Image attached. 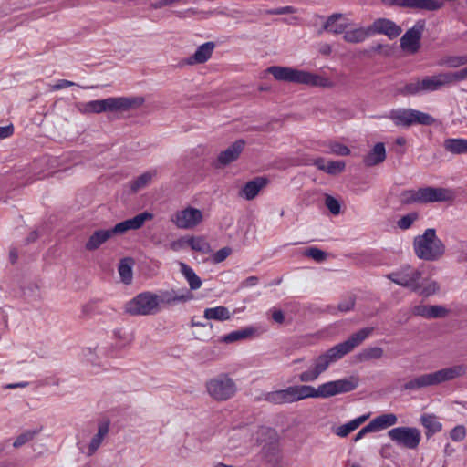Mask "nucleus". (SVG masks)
I'll return each instance as SVG.
<instances>
[{
  "label": "nucleus",
  "mask_w": 467,
  "mask_h": 467,
  "mask_svg": "<svg viewBox=\"0 0 467 467\" xmlns=\"http://www.w3.org/2000/svg\"><path fill=\"white\" fill-rule=\"evenodd\" d=\"M373 331V327H364L352 334L347 340L330 348L325 353L317 357L311 367L299 374L301 382H313L325 372L328 367L350 353L355 348L367 339Z\"/></svg>",
  "instance_id": "f257e3e1"
},
{
  "label": "nucleus",
  "mask_w": 467,
  "mask_h": 467,
  "mask_svg": "<svg viewBox=\"0 0 467 467\" xmlns=\"http://www.w3.org/2000/svg\"><path fill=\"white\" fill-rule=\"evenodd\" d=\"M153 217L154 216L151 213L143 212L132 218L115 224L112 228L96 229L86 241L84 245L85 249L88 252L96 251L113 236L122 235L129 231L140 229L147 221L152 220Z\"/></svg>",
  "instance_id": "f03ea898"
},
{
  "label": "nucleus",
  "mask_w": 467,
  "mask_h": 467,
  "mask_svg": "<svg viewBox=\"0 0 467 467\" xmlns=\"http://www.w3.org/2000/svg\"><path fill=\"white\" fill-rule=\"evenodd\" d=\"M387 277L393 283L410 288L419 296L429 297L437 294L440 286L435 280L422 278V272L410 265H403L400 269L389 274Z\"/></svg>",
  "instance_id": "7ed1b4c3"
},
{
  "label": "nucleus",
  "mask_w": 467,
  "mask_h": 467,
  "mask_svg": "<svg viewBox=\"0 0 467 467\" xmlns=\"http://www.w3.org/2000/svg\"><path fill=\"white\" fill-rule=\"evenodd\" d=\"M267 70L276 80L279 81L327 88H330L335 86V83L330 78L323 75L294 67L273 66L268 67Z\"/></svg>",
  "instance_id": "20e7f679"
},
{
  "label": "nucleus",
  "mask_w": 467,
  "mask_h": 467,
  "mask_svg": "<svg viewBox=\"0 0 467 467\" xmlns=\"http://www.w3.org/2000/svg\"><path fill=\"white\" fill-rule=\"evenodd\" d=\"M465 375H467V364H456L434 372L419 375L408 380L403 385V389L405 390L415 391L423 388L451 381Z\"/></svg>",
  "instance_id": "39448f33"
},
{
  "label": "nucleus",
  "mask_w": 467,
  "mask_h": 467,
  "mask_svg": "<svg viewBox=\"0 0 467 467\" xmlns=\"http://www.w3.org/2000/svg\"><path fill=\"white\" fill-rule=\"evenodd\" d=\"M454 198L455 192L451 189L431 186L406 190L400 194V202L406 205L447 202Z\"/></svg>",
  "instance_id": "423d86ee"
},
{
  "label": "nucleus",
  "mask_w": 467,
  "mask_h": 467,
  "mask_svg": "<svg viewBox=\"0 0 467 467\" xmlns=\"http://www.w3.org/2000/svg\"><path fill=\"white\" fill-rule=\"evenodd\" d=\"M413 251L418 258L424 261H437L445 254V244L437 236L433 228H428L413 239Z\"/></svg>",
  "instance_id": "0eeeda50"
},
{
  "label": "nucleus",
  "mask_w": 467,
  "mask_h": 467,
  "mask_svg": "<svg viewBox=\"0 0 467 467\" xmlns=\"http://www.w3.org/2000/svg\"><path fill=\"white\" fill-rule=\"evenodd\" d=\"M143 103L144 99L142 97H110L87 102L82 105L80 111L97 114L107 111H125L138 108Z\"/></svg>",
  "instance_id": "6e6552de"
},
{
  "label": "nucleus",
  "mask_w": 467,
  "mask_h": 467,
  "mask_svg": "<svg viewBox=\"0 0 467 467\" xmlns=\"http://www.w3.org/2000/svg\"><path fill=\"white\" fill-rule=\"evenodd\" d=\"M112 339L114 342L97 346L94 348L95 358H89L91 362L101 358H117L120 357L121 351L128 348L132 342V336L123 328L113 330Z\"/></svg>",
  "instance_id": "1a4fd4ad"
},
{
  "label": "nucleus",
  "mask_w": 467,
  "mask_h": 467,
  "mask_svg": "<svg viewBox=\"0 0 467 467\" xmlns=\"http://www.w3.org/2000/svg\"><path fill=\"white\" fill-rule=\"evenodd\" d=\"M124 311L135 317L154 316L160 313L158 295L151 291L141 292L125 303Z\"/></svg>",
  "instance_id": "9d476101"
},
{
  "label": "nucleus",
  "mask_w": 467,
  "mask_h": 467,
  "mask_svg": "<svg viewBox=\"0 0 467 467\" xmlns=\"http://www.w3.org/2000/svg\"><path fill=\"white\" fill-rule=\"evenodd\" d=\"M359 379L357 376L327 381L320 384L317 388L307 385L308 397L310 398H329L337 394L349 392L358 386Z\"/></svg>",
  "instance_id": "9b49d317"
},
{
  "label": "nucleus",
  "mask_w": 467,
  "mask_h": 467,
  "mask_svg": "<svg viewBox=\"0 0 467 467\" xmlns=\"http://www.w3.org/2000/svg\"><path fill=\"white\" fill-rule=\"evenodd\" d=\"M207 394L215 401H225L237 392V385L229 375L223 373L209 379L205 382Z\"/></svg>",
  "instance_id": "f8f14e48"
},
{
  "label": "nucleus",
  "mask_w": 467,
  "mask_h": 467,
  "mask_svg": "<svg viewBox=\"0 0 467 467\" xmlns=\"http://www.w3.org/2000/svg\"><path fill=\"white\" fill-rule=\"evenodd\" d=\"M388 118L398 127L409 128L413 125L431 126L435 119L428 113L413 109L399 108L389 111Z\"/></svg>",
  "instance_id": "ddd939ff"
},
{
  "label": "nucleus",
  "mask_w": 467,
  "mask_h": 467,
  "mask_svg": "<svg viewBox=\"0 0 467 467\" xmlns=\"http://www.w3.org/2000/svg\"><path fill=\"white\" fill-rule=\"evenodd\" d=\"M309 399L307 385H292L283 389L264 394L263 400L275 405H283Z\"/></svg>",
  "instance_id": "4468645a"
},
{
  "label": "nucleus",
  "mask_w": 467,
  "mask_h": 467,
  "mask_svg": "<svg viewBox=\"0 0 467 467\" xmlns=\"http://www.w3.org/2000/svg\"><path fill=\"white\" fill-rule=\"evenodd\" d=\"M448 86L444 72L422 79H415L406 84L400 93L403 95H417L421 92H432Z\"/></svg>",
  "instance_id": "2eb2a0df"
},
{
  "label": "nucleus",
  "mask_w": 467,
  "mask_h": 467,
  "mask_svg": "<svg viewBox=\"0 0 467 467\" xmlns=\"http://www.w3.org/2000/svg\"><path fill=\"white\" fill-rule=\"evenodd\" d=\"M204 219L205 214L202 210L189 205L176 211L171 221L179 229L192 230L202 224Z\"/></svg>",
  "instance_id": "dca6fc26"
},
{
  "label": "nucleus",
  "mask_w": 467,
  "mask_h": 467,
  "mask_svg": "<svg viewBox=\"0 0 467 467\" xmlns=\"http://www.w3.org/2000/svg\"><path fill=\"white\" fill-rule=\"evenodd\" d=\"M389 438L398 446L416 449L421 440L420 431L415 427H396L388 431Z\"/></svg>",
  "instance_id": "f3484780"
},
{
  "label": "nucleus",
  "mask_w": 467,
  "mask_h": 467,
  "mask_svg": "<svg viewBox=\"0 0 467 467\" xmlns=\"http://www.w3.org/2000/svg\"><path fill=\"white\" fill-rule=\"evenodd\" d=\"M424 28L425 21L418 20L411 28L406 31L400 38V47L405 52L415 54L419 51Z\"/></svg>",
  "instance_id": "a211bd4d"
},
{
  "label": "nucleus",
  "mask_w": 467,
  "mask_h": 467,
  "mask_svg": "<svg viewBox=\"0 0 467 467\" xmlns=\"http://www.w3.org/2000/svg\"><path fill=\"white\" fill-rule=\"evenodd\" d=\"M158 295L159 311L163 306H170L179 303H185L193 299V295L187 290H160Z\"/></svg>",
  "instance_id": "6ab92c4d"
},
{
  "label": "nucleus",
  "mask_w": 467,
  "mask_h": 467,
  "mask_svg": "<svg viewBox=\"0 0 467 467\" xmlns=\"http://www.w3.org/2000/svg\"><path fill=\"white\" fill-rule=\"evenodd\" d=\"M244 146L245 141L244 140H235L224 150L221 151L218 154L217 159L214 162V167L217 169L224 168L227 165L235 161L241 155L242 151L244 150Z\"/></svg>",
  "instance_id": "aec40b11"
},
{
  "label": "nucleus",
  "mask_w": 467,
  "mask_h": 467,
  "mask_svg": "<svg viewBox=\"0 0 467 467\" xmlns=\"http://www.w3.org/2000/svg\"><path fill=\"white\" fill-rule=\"evenodd\" d=\"M370 31L371 36L385 35L389 39H394L401 34L402 28L390 19L378 18L370 25Z\"/></svg>",
  "instance_id": "412c9836"
},
{
  "label": "nucleus",
  "mask_w": 467,
  "mask_h": 467,
  "mask_svg": "<svg viewBox=\"0 0 467 467\" xmlns=\"http://www.w3.org/2000/svg\"><path fill=\"white\" fill-rule=\"evenodd\" d=\"M385 2L391 5L413 10L436 11L442 6L439 0H385Z\"/></svg>",
  "instance_id": "4be33fe9"
},
{
  "label": "nucleus",
  "mask_w": 467,
  "mask_h": 467,
  "mask_svg": "<svg viewBox=\"0 0 467 467\" xmlns=\"http://www.w3.org/2000/svg\"><path fill=\"white\" fill-rule=\"evenodd\" d=\"M352 26V20L341 13H334L329 16L323 25L322 31L329 32L333 35L345 34L346 30Z\"/></svg>",
  "instance_id": "5701e85b"
},
{
  "label": "nucleus",
  "mask_w": 467,
  "mask_h": 467,
  "mask_svg": "<svg viewBox=\"0 0 467 467\" xmlns=\"http://www.w3.org/2000/svg\"><path fill=\"white\" fill-rule=\"evenodd\" d=\"M268 180L265 177H255L247 182L239 191L238 196L245 201L254 200L260 192L267 185Z\"/></svg>",
  "instance_id": "b1692460"
},
{
  "label": "nucleus",
  "mask_w": 467,
  "mask_h": 467,
  "mask_svg": "<svg viewBox=\"0 0 467 467\" xmlns=\"http://www.w3.org/2000/svg\"><path fill=\"white\" fill-rule=\"evenodd\" d=\"M411 312L426 319L442 318L449 314L446 307L439 305H418L412 307Z\"/></svg>",
  "instance_id": "393cba45"
},
{
  "label": "nucleus",
  "mask_w": 467,
  "mask_h": 467,
  "mask_svg": "<svg viewBox=\"0 0 467 467\" xmlns=\"http://www.w3.org/2000/svg\"><path fill=\"white\" fill-rule=\"evenodd\" d=\"M370 36V26H362L356 25L352 21V26L346 30L345 34L343 35V39L345 42L349 44H359L366 41Z\"/></svg>",
  "instance_id": "a878e982"
},
{
  "label": "nucleus",
  "mask_w": 467,
  "mask_h": 467,
  "mask_svg": "<svg viewBox=\"0 0 467 467\" xmlns=\"http://www.w3.org/2000/svg\"><path fill=\"white\" fill-rule=\"evenodd\" d=\"M109 432V422L102 421L98 425V431L94 434L88 445L87 451H84L87 456H92L101 446L104 440Z\"/></svg>",
  "instance_id": "bb28decb"
},
{
  "label": "nucleus",
  "mask_w": 467,
  "mask_h": 467,
  "mask_svg": "<svg viewBox=\"0 0 467 467\" xmlns=\"http://www.w3.org/2000/svg\"><path fill=\"white\" fill-rule=\"evenodd\" d=\"M311 164L319 171L333 176L342 173L346 168V162L343 161H327L321 157L313 160Z\"/></svg>",
  "instance_id": "cd10ccee"
},
{
  "label": "nucleus",
  "mask_w": 467,
  "mask_h": 467,
  "mask_svg": "<svg viewBox=\"0 0 467 467\" xmlns=\"http://www.w3.org/2000/svg\"><path fill=\"white\" fill-rule=\"evenodd\" d=\"M215 48L213 42H206L199 46L194 54L185 59L187 65L202 64L210 59Z\"/></svg>",
  "instance_id": "c85d7f7f"
},
{
  "label": "nucleus",
  "mask_w": 467,
  "mask_h": 467,
  "mask_svg": "<svg viewBox=\"0 0 467 467\" xmlns=\"http://www.w3.org/2000/svg\"><path fill=\"white\" fill-rule=\"evenodd\" d=\"M369 417V413L361 415L345 424L333 427L332 431L339 438H347L351 432L358 429L365 421H367Z\"/></svg>",
  "instance_id": "c756f323"
},
{
  "label": "nucleus",
  "mask_w": 467,
  "mask_h": 467,
  "mask_svg": "<svg viewBox=\"0 0 467 467\" xmlns=\"http://www.w3.org/2000/svg\"><path fill=\"white\" fill-rule=\"evenodd\" d=\"M256 334H258V329L254 327L248 326L223 336L221 342L231 344L234 342L244 341L254 337Z\"/></svg>",
  "instance_id": "7c9ffc66"
},
{
  "label": "nucleus",
  "mask_w": 467,
  "mask_h": 467,
  "mask_svg": "<svg viewBox=\"0 0 467 467\" xmlns=\"http://www.w3.org/2000/svg\"><path fill=\"white\" fill-rule=\"evenodd\" d=\"M386 148L383 142H378L374 147L363 157V163L367 167H373L386 159Z\"/></svg>",
  "instance_id": "2f4dec72"
},
{
  "label": "nucleus",
  "mask_w": 467,
  "mask_h": 467,
  "mask_svg": "<svg viewBox=\"0 0 467 467\" xmlns=\"http://www.w3.org/2000/svg\"><path fill=\"white\" fill-rule=\"evenodd\" d=\"M276 432L275 430L269 427H259L254 433V440L257 443L269 442V449L273 451V453H276L278 451L277 445L275 442Z\"/></svg>",
  "instance_id": "473e14b6"
},
{
  "label": "nucleus",
  "mask_w": 467,
  "mask_h": 467,
  "mask_svg": "<svg viewBox=\"0 0 467 467\" xmlns=\"http://www.w3.org/2000/svg\"><path fill=\"white\" fill-rule=\"evenodd\" d=\"M180 272L186 279L191 290H198L202 285V279L196 275L194 270L183 262L179 263Z\"/></svg>",
  "instance_id": "72a5a7b5"
},
{
  "label": "nucleus",
  "mask_w": 467,
  "mask_h": 467,
  "mask_svg": "<svg viewBox=\"0 0 467 467\" xmlns=\"http://www.w3.org/2000/svg\"><path fill=\"white\" fill-rule=\"evenodd\" d=\"M250 431L247 428H240L234 430L229 436L227 447L234 450L245 444L248 441Z\"/></svg>",
  "instance_id": "f704fd0d"
},
{
  "label": "nucleus",
  "mask_w": 467,
  "mask_h": 467,
  "mask_svg": "<svg viewBox=\"0 0 467 467\" xmlns=\"http://www.w3.org/2000/svg\"><path fill=\"white\" fill-rule=\"evenodd\" d=\"M398 422V418L393 413L381 414L374 418L369 423L374 432L394 426Z\"/></svg>",
  "instance_id": "c9c22d12"
},
{
  "label": "nucleus",
  "mask_w": 467,
  "mask_h": 467,
  "mask_svg": "<svg viewBox=\"0 0 467 467\" xmlns=\"http://www.w3.org/2000/svg\"><path fill=\"white\" fill-rule=\"evenodd\" d=\"M445 150L452 154H467V139L450 138L444 140Z\"/></svg>",
  "instance_id": "e433bc0d"
},
{
  "label": "nucleus",
  "mask_w": 467,
  "mask_h": 467,
  "mask_svg": "<svg viewBox=\"0 0 467 467\" xmlns=\"http://www.w3.org/2000/svg\"><path fill=\"white\" fill-rule=\"evenodd\" d=\"M203 317L208 320L226 321L231 319L232 314L226 306H218L206 308Z\"/></svg>",
  "instance_id": "4c0bfd02"
},
{
  "label": "nucleus",
  "mask_w": 467,
  "mask_h": 467,
  "mask_svg": "<svg viewBox=\"0 0 467 467\" xmlns=\"http://www.w3.org/2000/svg\"><path fill=\"white\" fill-rule=\"evenodd\" d=\"M420 420L427 431V436H431L442 430V424L438 420V418L434 414H422Z\"/></svg>",
  "instance_id": "58836bf2"
},
{
  "label": "nucleus",
  "mask_w": 467,
  "mask_h": 467,
  "mask_svg": "<svg viewBox=\"0 0 467 467\" xmlns=\"http://www.w3.org/2000/svg\"><path fill=\"white\" fill-rule=\"evenodd\" d=\"M133 261L130 258H124L119 262L118 272L120 276L121 281L130 285L132 282L133 278Z\"/></svg>",
  "instance_id": "ea45409f"
},
{
  "label": "nucleus",
  "mask_w": 467,
  "mask_h": 467,
  "mask_svg": "<svg viewBox=\"0 0 467 467\" xmlns=\"http://www.w3.org/2000/svg\"><path fill=\"white\" fill-rule=\"evenodd\" d=\"M156 176V171H148L140 176H138L134 181L130 182V189L133 192H138L146 186H148L152 179Z\"/></svg>",
  "instance_id": "a19ab883"
},
{
  "label": "nucleus",
  "mask_w": 467,
  "mask_h": 467,
  "mask_svg": "<svg viewBox=\"0 0 467 467\" xmlns=\"http://www.w3.org/2000/svg\"><path fill=\"white\" fill-rule=\"evenodd\" d=\"M188 246L196 252L208 254L212 251L209 243L203 236H188Z\"/></svg>",
  "instance_id": "79ce46f5"
},
{
  "label": "nucleus",
  "mask_w": 467,
  "mask_h": 467,
  "mask_svg": "<svg viewBox=\"0 0 467 467\" xmlns=\"http://www.w3.org/2000/svg\"><path fill=\"white\" fill-rule=\"evenodd\" d=\"M323 146L327 149L325 150L326 153L337 156H348L350 154V150L348 146L336 140L325 141Z\"/></svg>",
  "instance_id": "37998d69"
},
{
  "label": "nucleus",
  "mask_w": 467,
  "mask_h": 467,
  "mask_svg": "<svg viewBox=\"0 0 467 467\" xmlns=\"http://www.w3.org/2000/svg\"><path fill=\"white\" fill-rule=\"evenodd\" d=\"M384 350L379 347H370L362 349L358 355V359L361 362L379 359L383 357Z\"/></svg>",
  "instance_id": "c03bdc74"
},
{
  "label": "nucleus",
  "mask_w": 467,
  "mask_h": 467,
  "mask_svg": "<svg viewBox=\"0 0 467 467\" xmlns=\"http://www.w3.org/2000/svg\"><path fill=\"white\" fill-rule=\"evenodd\" d=\"M420 214L417 212H410L402 215L396 223L399 229L405 231L412 227V225L419 221Z\"/></svg>",
  "instance_id": "a18cd8bd"
},
{
  "label": "nucleus",
  "mask_w": 467,
  "mask_h": 467,
  "mask_svg": "<svg viewBox=\"0 0 467 467\" xmlns=\"http://www.w3.org/2000/svg\"><path fill=\"white\" fill-rule=\"evenodd\" d=\"M467 64V56H448L444 57L438 62L439 66H445L448 67H459Z\"/></svg>",
  "instance_id": "49530a36"
},
{
  "label": "nucleus",
  "mask_w": 467,
  "mask_h": 467,
  "mask_svg": "<svg viewBox=\"0 0 467 467\" xmlns=\"http://www.w3.org/2000/svg\"><path fill=\"white\" fill-rule=\"evenodd\" d=\"M37 433L38 431L36 430H27L22 432L16 438V440L13 442V446L15 448H19L23 446L24 444L32 441Z\"/></svg>",
  "instance_id": "de8ad7c7"
},
{
  "label": "nucleus",
  "mask_w": 467,
  "mask_h": 467,
  "mask_svg": "<svg viewBox=\"0 0 467 467\" xmlns=\"http://www.w3.org/2000/svg\"><path fill=\"white\" fill-rule=\"evenodd\" d=\"M325 205L333 215H337L341 211V204L335 197L325 194Z\"/></svg>",
  "instance_id": "09e8293b"
},
{
  "label": "nucleus",
  "mask_w": 467,
  "mask_h": 467,
  "mask_svg": "<svg viewBox=\"0 0 467 467\" xmlns=\"http://www.w3.org/2000/svg\"><path fill=\"white\" fill-rule=\"evenodd\" d=\"M303 254L317 263H321L327 259V254L317 247H309L306 249Z\"/></svg>",
  "instance_id": "8fccbe9b"
},
{
  "label": "nucleus",
  "mask_w": 467,
  "mask_h": 467,
  "mask_svg": "<svg viewBox=\"0 0 467 467\" xmlns=\"http://www.w3.org/2000/svg\"><path fill=\"white\" fill-rule=\"evenodd\" d=\"M445 78L447 81V85H451V83L462 81L467 78V67H464L462 70L457 72H444Z\"/></svg>",
  "instance_id": "3c124183"
},
{
  "label": "nucleus",
  "mask_w": 467,
  "mask_h": 467,
  "mask_svg": "<svg viewBox=\"0 0 467 467\" xmlns=\"http://www.w3.org/2000/svg\"><path fill=\"white\" fill-rule=\"evenodd\" d=\"M466 437V428L463 425H457L450 431V438L453 441H462Z\"/></svg>",
  "instance_id": "603ef678"
},
{
  "label": "nucleus",
  "mask_w": 467,
  "mask_h": 467,
  "mask_svg": "<svg viewBox=\"0 0 467 467\" xmlns=\"http://www.w3.org/2000/svg\"><path fill=\"white\" fill-rule=\"evenodd\" d=\"M231 254L232 249L230 247H223L213 254L212 260L213 263L219 264L224 261Z\"/></svg>",
  "instance_id": "864d4df0"
},
{
  "label": "nucleus",
  "mask_w": 467,
  "mask_h": 467,
  "mask_svg": "<svg viewBox=\"0 0 467 467\" xmlns=\"http://www.w3.org/2000/svg\"><path fill=\"white\" fill-rule=\"evenodd\" d=\"M188 246V236L181 237L169 244V248L174 252H179Z\"/></svg>",
  "instance_id": "5fc2aeb1"
},
{
  "label": "nucleus",
  "mask_w": 467,
  "mask_h": 467,
  "mask_svg": "<svg viewBox=\"0 0 467 467\" xmlns=\"http://www.w3.org/2000/svg\"><path fill=\"white\" fill-rule=\"evenodd\" d=\"M296 12V9L291 5L277 7V8H274V9L266 11V13L269 15L294 14Z\"/></svg>",
  "instance_id": "6e6d98bb"
},
{
  "label": "nucleus",
  "mask_w": 467,
  "mask_h": 467,
  "mask_svg": "<svg viewBox=\"0 0 467 467\" xmlns=\"http://www.w3.org/2000/svg\"><path fill=\"white\" fill-rule=\"evenodd\" d=\"M370 432H374V431H373L370 423H368V425H366L360 431H358V433L353 438V441L358 442V441L363 439L366 434L370 433Z\"/></svg>",
  "instance_id": "4d7b16f0"
},
{
  "label": "nucleus",
  "mask_w": 467,
  "mask_h": 467,
  "mask_svg": "<svg viewBox=\"0 0 467 467\" xmlns=\"http://www.w3.org/2000/svg\"><path fill=\"white\" fill-rule=\"evenodd\" d=\"M75 83L67 79H59L55 85L52 86V90H59L68 87L74 86Z\"/></svg>",
  "instance_id": "13d9d810"
},
{
  "label": "nucleus",
  "mask_w": 467,
  "mask_h": 467,
  "mask_svg": "<svg viewBox=\"0 0 467 467\" xmlns=\"http://www.w3.org/2000/svg\"><path fill=\"white\" fill-rule=\"evenodd\" d=\"M258 277L257 276H249L246 279H244L241 284V288H246V287H252L258 284Z\"/></svg>",
  "instance_id": "bf43d9fd"
},
{
  "label": "nucleus",
  "mask_w": 467,
  "mask_h": 467,
  "mask_svg": "<svg viewBox=\"0 0 467 467\" xmlns=\"http://www.w3.org/2000/svg\"><path fill=\"white\" fill-rule=\"evenodd\" d=\"M14 133L13 125L0 127V140L6 139Z\"/></svg>",
  "instance_id": "052dcab7"
},
{
  "label": "nucleus",
  "mask_w": 467,
  "mask_h": 467,
  "mask_svg": "<svg viewBox=\"0 0 467 467\" xmlns=\"http://www.w3.org/2000/svg\"><path fill=\"white\" fill-rule=\"evenodd\" d=\"M354 307V300L352 298H348V300L341 302L338 305V309L341 312H348Z\"/></svg>",
  "instance_id": "680f3d73"
},
{
  "label": "nucleus",
  "mask_w": 467,
  "mask_h": 467,
  "mask_svg": "<svg viewBox=\"0 0 467 467\" xmlns=\"http://www.w3.org/2000/svg\"><path fill=\"white\" fill-rule=\"evenodd\" d=\"M272 318L274 319V321H275L276 323H283L284 319H285V317H284V314L281 310L279 309H273L272 310Z\"/></svg>",
  "instance_id": "e2e57ef3"
},
{
  "label": "nucleus",
  "mask_w": 467,
  "mask_h": 467,
  "mask_svg": "<svg viewBox=\"0 0 467 467\" xmlns=\"http://www.w3.org/2000/svg\"><path fill=\"white\" fill-rule=\"evenodd\" d=\"M168 5L169 4L167 0H156L150 4L151 8L153 9H159Z\"/></svg>",
  "instance_id": "0e129e2a"
},
{
  "label": "nucleus",
  "mask_w": 467,
  "mask_h": 467,
  "mask_svg": "<svg viewBox=\"0 0 467 467\" xmlns=\"http://www.w3.org/2000/svg\"><path fill=\"white\" fill-rule=\"evenodd\" d=\"M319 52L322 54V55H326V56H328L331 54L332 52V47L329 44L327 43H324L320 46L319 47Z\"/></svg>",
  "instance_id": "69168bd1"
},
{
  "label": "nucleus",
  "mask_w": 467,
  "mask_h": 467,
  "mask_svg": "<svg viewBox=\"0 0 467 467\" xmlns=\"http://www.w3.org/2000/svg\"><path fill=\"white\" fill-rule=\"evenodd\" d=\"M191 326L192 327H202V328H206L208 327L209 330H211L213 328V325L210 324V323H202V322H199V321H196L194 318L192 319L191 321Z\"/></svg>",
  "instance_id": "338daca9"
},
{
  "label": "nucleus",
  "mask_w": 467,
  "mask_h": 467,
  "mask_svg": "<svg viewBox=\"0 0 467 467\" xmlns=\"http://www.w3.org/2000/svg\"><path fill=\"white\" fill-rule=\"evenodd\" d=\"M283 22L288 25H297L298 24V18L296 16H292L290 18H285L283 19Z\"/></svg>",
  "instance_id": "774afa93"
}]
</instances>
